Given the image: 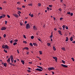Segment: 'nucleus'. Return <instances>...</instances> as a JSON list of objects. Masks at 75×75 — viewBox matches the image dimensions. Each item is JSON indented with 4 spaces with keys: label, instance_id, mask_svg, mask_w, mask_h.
I'll use <instances>...</instances> for the list:
<instances>
[{
    "label": "nucleus",
    "instance_id": "f257e3e1",
    "mask_svg": "<svg viewBox=\"0 0 75 75\" xmlns=\"http://www.w3.org/2000/svg\"><path fill=\"white\" fill-rule=\"evenodd\" d=\"M30 28V25L29 24H27L26 26V28L27 29H28V28Z\"/></svg>",
    "mask_w": 75,
    "mask_h": 75
},
{
    "label": "nucleus",
    "instance_id": "f03ea898",
    "mask_svg": "<svg viewBox=\"0 0 75 75\" xmlns=\"http://www.w3.org/2000/svg\"><path fill=\"white\" fill-rule=\"evenodd\" d=\"M54 69H55L53 67L49 68H48L49 71H51V70H54Z\"/></svg>",
    "mask_w": 75,
    "mask_h": 75
},
{
    "label": "nucleus",
    "instance_id": "7ed1b4c3",
    "mask_svg": "<svg viewBox=\"0 0 75 75\" xmlns=\"http://www.w3.org/2000/svg\"><path fill=\"white\" fill-rule=\"evenodd\" d=\"M61 66L63 67H64V68H68V66L65 65H64L63 64H61Z\"/></svg>",
    "mask_w": 75,
    "mask_h": 75
},
{
    "label": "nucleus",
    "instance_id": "20e7f679",
    "mask_svg": "<svg viewBox=\"0 0 75 75\" xmlns=\"http://www.w3.org/2000/svg\"><path fill=\"white\" fill-rule=\"evenodd\" d=\"M1 30H2V31H3V30H6V28L5 27H3L1 28Z\"/></svg>",
    "mask_w": 75,
    "mask_h": 75
},
{
    "label": "nucleus",
    "instance_id": "39448f33",
    "mask_svg": "<svg viewBox=\"0 0 75 75\" xmlns=\"http://www.w3.org/2000/svg\"><path fill=\"white\" fill-rule=\"evenodd\" d=\"M13 15L14 16H15V17H16V18H18V15L16 14H15L14 13H13Z\"/></svg>",
    "mask_w": 75,
    "mask_h": 75
},
{
    "label": "nucleus",
    "instance_id": "423d86ee",
    "mask_svg": "<svg viewBox=\"0 0 75 75\" xmlns=\"http://www.w3.org/2000/svg\"><path fill=\"white\" fill-rule=\"evenodd\" d=\"M35 70H36V71H42V70L41 69H38V68H37L35 69Z\"/></svg>",
    "mask_w": 75,
    "mask_h": 75
},
{
    "label": "nucleus",
    "instance_id": "0eeeda50",
    "mask_svg": "<svg viewBox=\"0 0 75 75\" xmlns=\"http://www.w3.org/2000/svg\"><path fill=\"white\" fill-rule=\"evenodd\" d=\"M53 59H55V61L56 62H57V57H53Z\"/></svg>",
    "mask_w": 75,
    "mask_h": 75
},
{
    "label": "nucleus",
    "instance_id": "6e6552de",
    "mask_svg": "<svg viewBox=\"0 0 75 75\" xmlns=\"http://www.w3.org/2000/svg\"><path fill=\"white\" fill-rule=\"evenodd\" d=\"M29 50V48H28V47H24L23 49V50Z\"/></svg>",
    "mask_w": 75,
    "mask_h": 75
},
{
    "label": "nucleus",
    "instance_id": "1a4fd4ad",
    "mask_svg": "<svg viewBox=\"0 0 75 75\" xmlns=\"http://www.w3.org/2000/svg\"><path fill=\"white\" fill-rule=\"evenodd\" d=\"M33 29L34 30H37V28H36V27H35V26L34 25L33 26Z\"/></svg>",
    "mask_w": 75,
    "mask_h": 75
},
{
    "label": "nucleus",
    "instance_id": "9d476101",
    "mask_svg": "<svg viewBox=\"0 0 75 75\" xmlns=\"http://www.w3.org/2000/svg\"><path fill=\"white\" fill-rule=\"evenodd\" d=\"M5 49H8V46L7 45H5Z\"/></svg>",
    "mask_w": 75,
    "mask_h": 75
},
{
    "label": "nucleus",
    "instance_id": "9b49d317",
    "mask_svg": "<svg viewBox=\"0 0 75 75\" xmlns=\"http://www.w3.org/2000/svg\"><path fill=\"white\" fill-rule=\"evenodd\" d=\"M58 32H59V34H60V35H62V33H61V31L60 30H58Z\"/></svg>",
    "mask_w": 75,
    "mask_h": 75
},
{
    "label": "nucleus",
    "instance_id": "f8f14e48",
    "mask_svg": "<svg viewBox=\"0 0 75 75\" xmlns=\"http://www.w3.org/2000/svg\"><path fill=\"white\" fill-rule=\"evenodd\" d=\"M70 40L71 41H73V37H71L70 38Z\"/></svg>",
    "mask_w": 75,
    "mask_h": 75
},
{
    "label": "nucleus",
    "instance_id": "ddd939ff",
    "mask_svg": "<svg viewBox=\"0 0 75 75\" xmlns=\"http://www.w3.org/2000/svg\"><path fill=\"white\" fill-rule=\"evenodd\" d=\"M37 67L39 68H40V69H42V70H43V69L42 68V67L40 66H37Z\"/></svg>",
    "mask_w": 75,
    "mask_h": 75
},
{
    "label": "nucleus",
    "instance_id": "4468645a",
    "mask_svg": "<svg viewBox=\"0 0 75 75\" xmlns=\"http://www.w3.org/2000/svg\"><path fill=\"white\" fill-rule=\"evenodd\" d=\"M3 64H4V67H6V66L7 65L6 63H4Z\"/></svg>",
    "mask_w": 75,
    "mask_h": 75
},
{
    "label": "nucleus",
    "instance_id": "2eb2a0df",
    "mask_svg": "<svg viewBox=\"0 0 75 75\" xmlns=\"http://www.w3.org/2000/svg\"><path fill=\"white\" fill-rule=\"evenodd\" d=\"M62 27L63 30H65V25H63L62 26Z\"/></svg>",
    "mask_w": 75,
    "mask_h": 75
},
{
    "label": "nucleus",
    "instance_id": "dca6fc26",
    "mask_svg": "<svg viewBox=\"0 0 75 75\" xmlns=\"http://www.w3.org/2000/svg\"><path fill=\"white\" fill-rule=\"evenodd\" d=\"M38 6L39 7H41V4L40 3H39L38 4Z\"/></svg>",
    "mask_w": 75,
    "mask_h": 75
},
{
    "label": "nucleus",
    "instance_id": "f3484780",
    "mask_svg": "<svg viewBox=\"0 0 75 75\" xmlns=\"http://www.w3.org/2000/svg\"><path fill=\"white\" fill-rule=\"evenodd\" d=\"M10 59H13V56L12 55H11L10 56Z\"/></svg>",
    "mask_w": 75,
    "mask_h": 75
},
{
    "label": "nucleus",
    "instance_id": "a211bd4d",
    "mask_svg": "<svg viewBox=\"0 0 75 75\" xmlns=\"http://www.w3.org/2000/svg\"><path fill=\"white\" fill-rule=\"evenodd\" d=\"M62 50H63V51H66L65 49V47H62Z\"/></svg>",
    "mask_w": 75,
    "mask_h": 75
},
{
    "label": "nucleus",
    "instance_id": "6ab92c4d",
    "mask_svg": "<svg viewBox=\"0 0 75 75\" xmlns=\"http://www.w3.org/2000/svg\"><path fill=\"white\" fill-rule=\"evenodd\" d=\"M7 61L8 62H10V58H9L7 60Z\"/></svg>",
    "mask_w": 75,
    "mask_h": 75
},
{
    "label": "nucleus",
    "instance_id": "aec40b11",
    "mask_svg": "<svg viewBox=\"0 0 75 75\" xmlns=\"http://www.w3.org/2000/svg\"><path fill=\"white\" fill-rule=\"evenodd\" d=\"M21 62L22 63V64H23V65H24V61L23 60H21Z\"/></svg>",
    "mask_w": 75,
    "mask_h": 75
},
{
    "label": "nucleus",
    "instance_id": "412c9836",
    "mask_svg": "<svg viewBox=\"0 0 75 75\" xmlns=\"http://www.w3.org/2000/svg\"><path fill=\"white\" fill-rule=\"evenodd\" d=\"M53 49L54 51H55L56 50V48H55V47L54 46L53 47Z\"/></svg>",
    "mask_w": 75,
    "mask_h": 75
},
{
    "label": "nucleus",
    "instance_id": "4be33fe9",
    "mask_svg": "<svg viewBox=\"0 0 75 75\" xmlns=\"http://www.w3.org/2000/svg\"><path fill=\"white\" fill-rule=\"evenodd\" d=\"M11 63H13V62H14V59H11Z\"/></svg>",
    "mask_w": 75,
    "mask_h": 75
},
{
    "label": "nucleus",
    "instance_id": "5701e85b",
    "mask_svg": "<svg viewBox=\"0 0 75 75\" xmlns=\"http://www.w3.org/2000/svg\"><path fill=\"white\" fill-rule=\"evenodd\" d=\"M17 44V42H15L13 43V45H16Z\"/></svg>",
    "mask_w": 75,
    "mask_h": 75
},
{
    "label": "nucleus",
    "instance_id": "b1692460",
    "mask_svg": "<svg viewBox=\"0 0 75 75\" xmlns=\"http://www.w3.org/2000/svg\"><path fill=\"white\" fill-rule=\"evenodd\" d=\"M62 63H63V64H65V62L63 60H62Z\"/></svg>",
    "mask_w": 75,
    "mask_h": 75
},
{
    "label": "nucleus",
    "instance_id": "393cba45",
    "mask_svg": "<svg viewBox=\"0 0 75 75\" xmlns=\"http://www.w3.org/2000/svg\"><path fill=\"white\" fill-rule=\"evenodd\" d=\"M68 41V37H66V41Z\"/></svg>",
    "mask_w": 75,
    "mask_h": 75
},
{
    "label": "nucleus",
    "instance_id": "a878e982",
    "mask_svg": "<svg viewBox=\"0 0 75 75\" xmlns=\"http://www.w3.org/2000/svg\"><path fill=\"white\" fill-rule=\"evenodd\" d=\"M17 9H18V10H21V8H19L18 7L17 8Z\"/></svg>",
    "mask_w": 75,
    "mask_h": 75
},
{
    "label": "nucleus",
    "instance_id": "bb28decb",
    "mask_svg": "<svg viewBox=\"0 0 75 75\" xmlns=\"http://www.w3.org/2000/svg\"><path fill=\"white\" fill-rule=\"evenodd\" d=\"M2 48H4V49H5V45H3L2 46Z\"/></svg>",
    "mask_w": 75,
    "mask_h": 75
},
{
    "label": "nucleus",
    "instance_id": "cd10ccee",
    "mask_svg": "<svg viewBox=\"0 0 75 75\" xmlns=\"http://www.w3.org/2000/svg\"><path fill=\"white\" fill-rule=\"evenodd\" d=\"M34 38V37L33 36H32L31 37V39H33V38Z\"/></svg>",
    "mask_w": 75,
    "mask_h": 75
},
{
    "label": "nucleus",
    "instance_id": "c85d7f7f",
    "mask_svg": "<svg viewBox=\"0 0 75 75\" xmlns=\"http://www.w3.org/2000/svg\"><path fill=\"white\" fill-rule=\"evenodd\" d=\"M51 45V44L49 43H47V45L48 46H50V45Z\"/></svg>",
    "mask_w": 75,
    "mask_h": 75
},
{
    "label": "nucleus",
    "instance_id": "c756f323",
    "mask_svg": "<svg viewBox=\"0 0 75 75\" xmlns=\"http://www.w3.org/2000/svg\"><path fill=\"white\" fill-rule=\"evenodd\" d=\"M2 16H3V18H4V17H6V15H4V14H3L2 15Z\"/></svg>",
    "mask_w": 75,
    "mask_h": 75
},
{
    "label": "nucleus",
    "instance_id": "7c9ffc66",
    "mask_svg": "<svg viewBox=\"0 0 75 75\" xmlns=\"http://www.w3.org/2000/svg\"><path fill=\"white\" fill-rule=\"evenodd\" d=\"M14 41L15 42H17V41H18V40L17 39L15 40H14Z\"/></svg>",
    "mask_w": 75,
    "mask_h": 75
},
{
    "label": "nucleus",
    "instance_id": "2f4dec72",
    "mask_svg": "<svg viewBox=\"0 0 75 75\" xmlns=\"http://www.w3.org/2000/svg\"><path fill=\"white\" fill-rule=\"evenodd\" d=\"M4 51L5 52H6V53H7V50H6L4 49Z\"/></svg>",
    "mask_w": 75,
    "mask_h": 75
},
{
    "label": "nucleus",
    "instance_id": "473e14b6",
    "mask_svg": "<svg viewBox=\"0 0 75 75\" xmlns=\"http://www.w3.org/2000/svg\"><path fill=\"white\" fill-rule=\"evenodd\" d=\"M10 43H11V44H12V43H13V40H11L10 41Z\"/></svg>",
    "mask_w": 75,
    "mask_h": 75
},
{
    "label": "nucleus",
    "instance_id": "72a5a7b5",
    "mask_svg": "<svg viewBox=\"0 0 75 75\" xmlns=\"http://www.w3.org/2000/svg\"><path fill=\"white\" fill-rule=\"evenodd\" d=\"M50 38H52V34L51 35H50Z\"/></svg>",
    "mask_w": 75,
    "mask_h": 75
},
{
    "label": "nucleus",
    "instance_id": "f704fd0d",
    "mask_svg": "<svg viewBox=\"0 0 75 75\" xmlns=\"http://www.w3.org/2000/svg\"><path fill=\"white\" fill-rule=\"evenodd\" d=\"M23 43H25V44H27V42H26L25 41H23Z\"/></svg>",
    "mask_w": 75,
    "mask_h": 75
},
{
    "label": "nucleus",
    "instance_id": "c9c22d12",
    "mask_svg": "<svg viewBox=\"0 0 75 75\" xmlns=\"http://www.w3.org/2000/svg\"><path fill=\"white\" fill-rule=\"evenodd\" d=\"M33 45H34L35 46V45H37V44L35 43H33Z\"/></svg>",
    "mask_w": 75,
    "mask_h": 75
},
{
    "label": "nucleus",
    "instance_id": "e433bc0d",
    "mask_svg": "<svg viewBox=\"0 0 75 75\" xmlns=\"http://www.w3.org/2000/svg\"><path fill=\"white\" fill-rule=\"evenodd\" d=\"M40 54V55H41L42 54V51H39Z\"/></svg>",
    "mask_w": 75,
    "mask_h": 75
},
{
    "label": "nucleus",
    "instance_id": "4c0bfd02",
    "mask_svg": "<svg viewBox=\"0 0 75 75\" xmlns=\"http://www.w3.org/2000/svg\"><path fill=\"white\" fill-rule=\"evenodd\" d=\"M28 6H33V4H28Z\"/></svg>",
    "mask_w": 75,
    "mask_h": 75
},
{
    "label": "nucleus",
    "instance_id": "58836bf2",
    "mask_svg": "<svg viewBox=\"0 0 75 75\" xmlns=\"http://www.w3.org/2000/svg\"><path fill=\"white\" fill-rule=\"evenodd\" d=\"M47 11H49V10H50V8L48 7H47Z\"/></svg>",
    "mask_w": 75,
    "mask_h": 75
},
{
    "label": "nucleus",
    "instance_id": "ea45409f",
    "mask_svg": "<svg viewBox=\"0 0 75 75\" xmlns=\"http://www.w3.org/2000/svg\"><path fill=\"white\" fill-rule=\"evenodd\" d=\"M23 37L24 38H25L26 39V37L25 36V35H23Z\"/></svg>",
    "mask_w": 75,
    "mask_h": 75
},
{
    "label": "nucleus",
    "instance_id": "a19ab883",
    "mask_svg": "<svg viewBox=\"0 0 75 75\" xmlns=\"http://www.w3.org/2000/svg\"><path fill=\"white\" fill-rule=\"evenodd\" d=\"M68 14H71V12H67Z\"/></svg>",
    "mask_w": 75,
    "mask_h": 75
},
{
    "label": "nucleus",
    "instance_id": "79ce46f5",
    "mask_svg": "<svg viewBox=\"0 0 75 75\" xmlns=\"http://www.w3.org/2000/svg\"><path fill=\"white\" fill-rule=\"evenodd\" d=\"M6 37V34H4V38H5V37Z\"/></svg>",
    "mask_w": 75,
    "mask_h": 75
},
{
    "label": "nucleus",
    "instance_id": "37998d69",
    "mask_svg": "<svg viewBox=\"0 0 75 75\" xmlns=\"http://www.w3.org/2000/svg\"><path fill=\"white\" fill-rule=\"evenodd\" d=\"M30 16L31 17H33L34 16V15H33V14H31Z\"/></svg>",
    "mask_w": 75,
    "mask_h": 75
},
{
    "label": "nucleus",
    "instance_id": "c03bdc74",
    "mask_svg": "<svg viewBox=\"0 0 75 75\" xmlns=\"http://www.w3.org/2000/svg\"><path fill=\"white\" fill-rule=\"evenodd\" d=\"M49 7H52V5H49Z\"/></svg>",
    "mask_w": 75,
    "mask_h": 75
},
{
    "label": "nucleus",
    "instance_id": "a18cd8bd",
    "mask_svg": "<svg viewBox=\"0 0 75 75\" xmlns=\"http://www.w3.org/2000/svg\"><path fill=\"white\" fill-rule=\"evenodd\" d=\"M30 45H31V46H33V44L32 43H30Z\"/></svg>",
    "mask_w": 75,
    "mask_h": 75
},
{
    "label": "nucleus",
    "instance_id": "49530a36",
    "mask_svg": "<svg viewBox=\"0 0 75 75\" xmlns=\"http://www.w3.org/2000/svg\"><path fill=\"white\" fill-rule=\"evenodd\" d=\"M7 17H8V18H10V16L8 15H7Z\"/></svg>",
    "mask_w": 75,
    "mask_h": 75
},
{
    "label": "nucleus",
    "instance_id": "de8ad7c7",
    "mask_svg": "<svg viewBox=\"0 0 75 75\" xmlns=\"http://www.w3.org/2000/svg\"><path fill=\"white\" fill-rule=\"evenodd\" d=\"M66 29L67 30H68V26H66Z\"/></svg>",
    "mask_w": 75,
    "mask_h": 75
},
{
    "label": "nucleus",
    "instance_id": "09e8293b",
    "mask_svg": "<svg viewBox=\"0 0 75 75\" xmlns=\"http://www.w3.org/2000/svg\"><path fill=\"white\" fill-rule=\"evenodd\" d=\"M32 62H29V64H32Z\"/></svg>",
    "mask_w": 75,
    "mask_h": 75
},
{
    "label": "nucleus",
    "instance_id": "8fccbe9b",
    "mask_svg": "<svg viewBox=\"0 0 75 75\" xmlns=\"http://www.w3.org/2000/svg\"><path fill=\"white\" fill-rule=\"evenodd\" d=\"M59 11H62V9H61V8H59Z\"/></svg>",
    "mask_w": 75,
    "mask_h": 75
},
{
    "label": "nucleus",
    "instance_id": "3c124183",
    "mask_svg": "<svg viewBox=\"0 0 75 75\" xmlns=\"http://www.w3.org/2000/svg\"><path fill=\"white\" fill-rule=\"evenodd\" d=\"M17 52L18 54H19V53H20V52H19V51L18 50H17Z\"/></svg>",
    "mask_w": 75,
    "mask_h": 75
},
{
    "label": "nucleus",
    "instance_id": "603ef678",
    "mask_svg": "<svg viewBox=\"0 0 75 75\" xmlns=\"http://www.w3.org/2000/svg\"><path fill=\"white\" fill-rule=\"evenodd\" d=\"M6 3H7L6 2V1H4V2H3V3H4V4H6Z\"/></svg>",
    "mask_w": 75,
    "mask_h": 75
},
{
    "label": "nucleus",
    "instance_id": "864d4df0",
    "mask_svg": "<svg viewBox=\"0 0 75 75\" xmlns=\"http://www.w3.org/2000/svg\"><path fill=\"white\" fill-rule=\"evenodd\" d=\"M71 59L73 60V61H74V58H72Z\"/></svg>",
    "mask_w": 75,
    "mask_h": 75
},
{
    "label": "nucleus",
    "instance_id": "5fc2aeb1",
    "mask_svg": "<svg viewBox=\"0 0 75 75\" xmlns=\"http://www.w3.org/2000/svg\"><path fill=\"white\" fill-rule=\"evenodd\" d=\"M3 18V16H0V18L1 19V18Z\"/></svg>",
    "mask_w": 75,
    "mask_h": 75
},
{
    "label": "nucleus",
    "instance_id": "6e6d98bb",
    "mask_svg": "<svg viewBox=\"0 0 75 75\" xmlns=\"http://www.w3.org/2000/svg\"><path fill=\"white\" fill-rule=\"evenodd\" d=\"M71 16H73V13H71Z\"/></svg>",
    "mask_w": 75,
    "mask_h": 75
},
{
    "label": "nucleus",
    "instance_id": "4d7b16f0",
    "mask_svg": "<svg viewBox=\"0 0 75 75\" xmlns=\"http://www.w3.org/2000/svg\"><path fill=\"white\" fill-rule=\"evenodd\" d=\"M54 30L55 31H57V28H54Z\"/></svg>",
    "mask_w": 75,
    "mask_h": 75
},
{
    "label": "nucleus",
    "instance_id": "13d9d810",
    "mask_svg": "<svg viewBox=\"0 0 75 75\" xmlns=\"http://www.w3.org/2000/svg\"><path fill=\"white\" fill-rule=\"evenodd\" d=\"M5 24H7V21H5Z\"/></svg>",
    "mask_w": 75,
    "mask_h": 75
},
{
    "label": "nucleus",
    "instance_id": "bf43d9fd",
    "mask_svg": "<svg viewBox=\"0 0 75 75\" xmlns=\"http://www.w3.org/2000/svg\"><path fill=\"white\" fill-rule=\"evenodd\" d=\"M28 72H31V71L30 70H27Z\"/></svg>",
    "mask_w": 75,
    "mask_h": 75
},
{
    "label": "nucleus",
    "instance_id": "052dcab7",
    "mask_svg": "<svg viewBox=\"0 0 75 75\" xmlns=\"http://www.w3.org/2000/svg\"><path fill=\"white\" fill-rule=\"evenodd\" d=\"M63 19V18H60V20H62Z\"/></svg>",
    "mask_w": 75,
    "mask_h": 75
},
{
    "label": "nucleus",
    "instance_id": "680f3d73",
    "mask_svg": "<svg viewBox=\"0 0 75 75\" xmlns=\"http://www.w3.org/2000/svg\"><path fill=\"white\" fill-rule=\"evenodd\" d=\"M27 55H29V52H28L27 53Z\"/></svg>",
    "mask_w": 75,
    "mask_h": 75
},
{
    "label": "nucleus",
    "instance_id": "e2e57ef3",
    "mask_svg": "<svg viewBox=\"0 0 75 75\" xmlns=\"http://www.w3.org/2000/svg\"><path fill=\"white\" fill-rule=\"evenodd\" d=\"M22 7H23V8H25V6H22Z\"/></svg>",
    "mask_w": 75,
    "mask_h": 75
},
{
    "label": "nucleus",
    "instance_id": "0e129e2a",
    "mask_svg": "<svg viewBox=\"0 0 75 75\" xmlns=\"http://www.w3.org/2000/svg\"><path fill=\"white\" fill-rule=\"evenodd\" d=\"M25 24H27V21H25Z\"/></svg>",
    "mask_w": 75,
    "mask_h": 75
},
{
    "label": "nucleus",
    "instance_id": "69168bd1",
    "mask_svg": "<svg viewBox=\"0 0 75 75\" xmlns=\"http://www.w3.org/2000/svg\"><path fill=\"white\" fill-rule=\"evenodd\" d=\"M9 64L10 65H13V64L12 63H9Z\"/></svg>",
    "mask_w": 75,
    "mask_h": 75
},
{
    "label": "nucleus",
    "instance_id": "338daca9",
    "mask_svg": "<svg viewBox=\"0 0 75 75\" xmlns=\"http://www.w3.org/2000/svg\"><path fill=\"white\" fill-rule=\"evenodd\" d=\"M3 8H1V7H0V10H2Z\"/></svg>",
    "mask_w": 75,
    "mask_h": 75
},
{
    "label": "nucleus",
    "instance_id": "774afa93",
    "mask_svg": "<svg viewBox=\"0 0 75 75\" xmlns=\"http://www.w3.org/2000/svg\"><path fill=\"white\" fill-rule=\"evenodd\" d=\"M73 43H74V44H75V41H74L72 42Z\"/></svg>",
    "mask_w": 75,
    "mask_h": 75
}]
</instances>
